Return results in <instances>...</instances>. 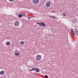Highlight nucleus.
Returning <instances> with one entry per match:
<instances>
[{
  "label": "nucleus",
  "instance_id": "obj_1",
  "mask_svg": "<svg viewBox=\"0 0 78 78\" xmlns=\"http://www.w3.org/2000/svg\"><path fill=\"white\" fill-rule=\"evenodd\" d=\"M36 59L37 61H40L41 59V56L39 55H37L36 57Z\"/></svg>",
  "mask_w": 78,
  "mask_h": 78
},
{
  "label": "nucleus",
  "instance_id": "obj_2",
  "mask_svg": "<svg viewBox=\"0 0 78 78\" xmlns=\"http://www.w3.org/2000/svg\"><path fill=\"white\" fill-rule=\"evenodd\" d=\"M51 3L50 2H47L46 3V7H50Z\"/></svg>",
  "mask_w": 78,
  "mask_h": 78
},
{
  "label": "nucleus",
  "instance_id": "obj_3",
  "mask_svg": "<svg viewBox=\"0 0 78 78\" xmlns=\"http://www.w3.org/2000/svg\"><path fill=\"white\" fill-rule=\"evenodd\" d=\"M37 24H39L41 26H42L43 27H45V24L42 22H41L40 23H37Z\"/></svg>",
  "mask_w": 78,
  "mask_h": 78
},
{
  "label": "nucleus",
  "instance_id": "obj_4",
  "mask_svg": "<svg viewBox=\"0 0 78 78\" xmlns=\"http://www.w3.org/2000/svg\"><path fill=\"white\" fill-rule=\"evenodd\" d=\"M33 2L34 3H35V4H37L39 3V0H33Z\"/></svg>",
  "mask_w": 78,
  "mask_h": 78
},
{
  "label": "nucleus",
  "instance_id": "obj_5",
  "mask_svg": "<svg viewBox=\"0 0 78 78\" xmlns=\"http://www.w3.org/2000/svg\"><path fill=\"white\" fill-rule=\"evenodd\" d=\"M15 24L16 26H18L19 25V23L18 21H15Z\"/></svg>",
  "mask_w": 78,
  "mask_h": 78
},
{
  "label": "nucleus",
  "instance_id": "obj_6",
  "mask_svg": "<svg viewBox=\"0 0 78 78\" xmlns=\"http://www.w3.org/2000/svg\"><path fill=\"white\" fill-rule=\"evenodd\" d=\"M6 44L7 46H9V45H10L11 44V43H10V42L7 41L6 42Z\"/></svg>",
  "mask_w": 78,
  "mask_h": 78
},
{
  "label": "nucleus",
  "instance_id": "obj_7",
  "mask_svg": "<svg viewBox=\"0 0 78 78\" xmlns=\"http://www.w3.org/2000/svg\"><path fill=\"white\" fill-rule=\"evenodd\" d=\"M5 73V72H4V71H2L0 72V74L1 75H3Z\"/></svg>",
  "mask_w": 78,
  "mask_h": 78
},
{
  "label": "nucleus",
  "instance_id": "obj_8",
  "mask_svg": "<svg viewBox=\"0 0 78 78\" xmlns=\"http://www.w3.org/2000/svg\"><path fill=\"white\" fill-rule=\"evenodd\" d=\"M20 55V53H19V52L15 53V56H19V55Z\"/></svg>",
  "mask_w": 78,
  "mask_h": 78
},
{
  "label": "nucleus",
  "instance_id": "obj_9",
  "mask_svg": "<svg viewBox=\"0 0 78 78\" xmlns=\"http://www.w3.org/2000/svg\"><path fill=\"white\" fill-rule=\"evenodd\" d=\"M75 31L77 36H78V30H77V29H75Z\"/></svg>",
  "mask_w": 78,
  "mask_h": 78
},
{
  "label": "nucleus",
  "instance_id": "obj_10",
  "mask_svg": "<svg viewBox=\"0 0 78 78\" xmlns=\"http://www.w3.org/2000/svg\"><path fill=\"white\" fill-rule=\"evenodd\" d=\"M50 17L51 19H56V17L54 16H50Z\"/></svg>",
  "mask_w": 78,
  "mask_h": 78
},
{
  "label": "nucleus",
  "instance_id": "obj_11",
  "mask_svg": "<svg viewBox=\"0 0 78 78\" xmlns=\"http://www.w3.org/2000/svg\"><path fill=\"white\" fill-rule=\"evenodd\" d=\"M18 17L19 18H21L22 17V15L21 14H18Z\"/></svg>",
  "mask_w": 78,
  "mask_h": 78
},
{
  "label": "nucleus",
  "instance_id": "obj_12",
  "mask_svg": "<svg viewBox=\"0 0 78 78\" xmlns=\"http://www.w3.org/2000/svg\"><path fill=\"white\" fill-rule=\"evenodd\" d=\"M71 32L72 33V34H73V35H75V33L74 32V31H73V30H71Z\"/></svg>",
  "mask_w": 78,
  "mask_h": 78
},
{
  "label": "nucleus",
  "instance_id": "obj_13",
  "mask_svg": "<svg viewBox=\"0 0 78 78\" xmlns=\"http://www.w3.org/2000/svg\"><path fill=\"white\" fill-rule=\"evenodd\" d=\"M76 22H77V20L75 19H73V23H76Z\"/></svg>",
  "mask_w": 78,
  "mask_h": 78
},
{
  "label": "nucleus",
  "instance_id": "obj_14",
  "mask_svg": "<svg viewBox=\"0 0 78 78\" xmlns=\"http://www.w3.org/2000/svg\"><path fill=\"white\" fill-rule=\"evenodd\" d=\"M35 70L36 72H38L39 71V69L38 68H36L35 69Z\"/></svg>",
  "mask_w": 78,
  "mask_h": 78
},
{
  "label": "nucleus",
  "instance_id": "obj_15",
  "mask_svg": "<svg viewBox=\"0 0 78 78\" xmlns=\"http://www.w3.org/2000/svg\"><path fill=\"white\" fill-rule=\"evenodd\" d=\"M20 44H22V45H23L24 44V42H20Z\"/></svg>",
  "mask_w": 78,
  "mask_h": 78
},
{
  "label": "nucleus",
  "instance_id": "obj_16",
  "mask_svg": "<svg viewBox=\"0 0 78 78\" xmlns=\"http://www.w3.org/2000/svg\"><path fill=\"white\" fill-rule=\"evenodd\" d=\"M63 16H66V14L65 13H63Z\"/></svg>",
  "mask_w": 78,
  "mask_h": 78
},
{
  "label": "nucleus",
  "instance_id": "obj_17",
  "mask_svg": "<svg viewBox=\"0 0 78 78\" xmlns=\"http://www.w3.org/2000/svg\"><path fill=\"white\" fill-rule=\"evenodd\" d=\"M45 78H48V76L47 75H45L44 76Z\"/></svg>",
  "mask_w": 78,
  "mask_h": 78
},
{
  "label": "nucleus",
  "instance_id": "obj_18",
  "mask_svg": "<svg viewBox=\"0 0 78 78\" xmlns=\"http://www.w3.org/2000/svg\"><path fill=\"white\" fill-rule=\"evenodd\" d=\"M35 69V68L34 67L32 68V70H34Z\"/></svg>",
  "mask_w": 78,
  "mask_h": 78
},
{
  "label": "nucleus",
  "instance_id": "obj_19",
  "mask_svg": "<svg viewBox=\"0 0 78 78\" xmlns=\"http://www.w3.org/2000/svg\"><path fill=\"white\" fill-rule=\"evenodd\" d=\"M22 16H25L26 15H25V14H23L22 15Z\"/></svg>",
  "mask_w": 78,
  "mask_h": 78
},
{
  "label": "nucleus",
  "instance_id": "obj_20",
  "mask_svg": "<svg viewBox=\"0 0 78 78\" xmlns=\"http://www.w3.org/2000/svg\"><path fill=\"white\" fill-rule=\"evenodd\" d=\"M13 0H9V2H12Z\"/></svg>",
  "mask_w": 78,
  "mask_h": 78
},
{
  "label": "nucleus",
  "instance_id": "obj_21",
  "mask_svg": "<svg viewBox=\"0 0 78 78\" xmlns=\"http://www.w3.org/2000/svg\"><path fill=\"white\" fill-rule=\"evenodd\" d=\"M28 19H31V17H29L28 18Z\"/></svg>",
  "mask_w": 78,
  "mask_h": 78
},
{
  "label": "nucleus",
  "instance_id": "obj_22",
  "mask_svg": "<svg viewBox=\"0 0 78 78\" xmlns=\"http://www.w3.org/2000/svg\"><path fill=\"white\" fill-rule=\"evenodd\" d=\"M15 51L16 52H17V51H18V50H15Z\"/></svg>",
  "mask_w": 78,
  "mask_h": 78
},
{
  "label": "nucleus",
  "instance_id": "obj_23",
  "mask_svg": "<svg viewBox=\"0 0 78 78\" xmlns=\"http://www.w3.org/2000/svg\"><path fill=\"white\" fill-rule=\"evenodd\" d=\"M32 70H32H32L30 69V71H32Z\"/></svg>",
  "mask_w": 78,
  "mask_h": 78
},
{
  "label": "nucleus",
  "instance_id": "obj_24",
  "mask_svg": "<svg viewBox=\"0 0 78 78\" xmlns=\"http://www.w3.org/2000/svg\"><path fill=\"white\" fill-rule=\"evenodd\" d=\"M55 12V11H53V12Z\"/></svg>",
  "mask_w": 78,
  "mask_h": 78
}]
</instances>
